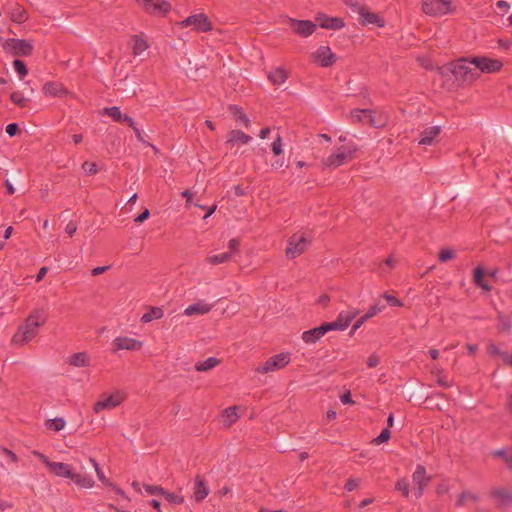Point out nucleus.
Here are the masks:
<instances>
[{"instance_id": "f257e3e1", "label": "nucleus", "mask_w": 512, "mask_h": 512, "mask_svg": "<svg viewBox=\"0 0 512 512\" xmlns=\"http://www.w3.org/2000/svg\"><path fill=\"white\" fill-rule=\"evenodd\" d=\"M47 321V315L44 309L39 308L31 312L23 325L19 326L17 332L13 335L14 344L23 345L31 341L38 333L40 326Z\"/></svg>"}, {"instance_id": "f03ea898", "label": "nucleus", "mask_w": 512, "mask_h": 512, "mask_svg": "<svg viewBox=\"0 0 512 512\" xmlns=\"http://www.w3.org/2000/svg\"><path fill=\"white\" fill-rule=\"evenodd\" d=\"M357 150L358 147L354 143L343 145L339 147L335 153L331 154L325 160H323V165L332 169L338 168L339 166L352 160Z\"/></svg>"}, {"instance_id": "7ed1b4c3", "label": "nucleus", "mask_w": 512, "mask_h": 512, "mask_svg": "<svg viewBox=\"0 0 512 512\" xmlns=\"http://www.w3.org/2000/svg\"><path fill=\"white\" fill-rule=\"evenodd\" d=\"M3 50L15 57H29L34 51L31 40L8 38L2 44Z\"/></svg>"}, {"instance_id": "20e7f679", "label": "nucleus", "mask_w": 512, "mask_h": 512, "mask_svg": "<svg viewBox=\"0 0 512 512\" xmlns=\"http://www.w3.org/2000/svg\"><path fill=\"white\" fill-rule=\"evenodd\" d=\"M468 63L470 64V60L462 58L456 63H452L451 68H449L459 85L465 82L471 83L478 76L476 69L469 67Z\"/></svg>"}, {"instance_id": "39448f33", "label": "nucleus", "mask_w": 512, "mask_h": 512, "mask_svg": "<svg viewBox=\"0 0 512 512\" xmlns=\"http://www.w3.org/2000/svg\"><path fill=\"white\" fill-rule=\"evenodd\" d=\"M353 123H365L372 127L381 128L385 126L386 120L381 115H376L370 109H354L350 112Z\"/></svg>"}, {"instance_id": "423d86ee", "label": "nucleus", "mask_w": 512, "mask_h": 512, "mask_svg": "<svg viewBox=\"0 0 512 512\" xmlns=\"http://www.w3.org/2000/svg\"><path fill=\"white\" fill-rule=\"evenodd\" d=\"M309 243V240L302 233L293 234L288 241L286 249L287 258L294 259L303 254L307 250Z\"/></svg>"}, {"instance_id": "0eeeda50", "label": "nucleus", "mask_w": 512, "mask_h": 512, "mask_svg": "<svg viewBox=\"0 0 512 512\" xmlns=\"http://www.w3.org/2000/svg\"><path fill=\"white\" fill-rule=\"evenodd\" d=\"M290 362V353L282 352L268 358L263 365L259 366L256 371L258 373L266 374L275 370H279L287 366Z\"/></svg>"}, {"instance_id": "6e6552de", "label": "nucleus", "mask_w": 512, "mask_h": 512, "mask_svg": "<svg viewBox=\"0 0 512 512\" xmlns=\"http://www.w3.org/2000/svg\"><path fill=\"white\" fill-rule=\"evenodd\" d=\"M422 10L431 16H442L452 11L451 0H423Z\"/></svg>"}, {"instance_id": "1a4fd4ad", "label": "nucleus", "mask_w": 512, "mask_h": 512, "mask_svg": "<svg viewBox=\"0 0 512 512\" xmlns=\"http://www.w3.org/2000/svg\"><path fill=\"white\" fill-rule=\"evenodd\" d=\"M183 27L193 26L197 32H208L212 30V23L204 13L194 14L181 22Z\"/></svg>"}, {"instance_id": "9d476101", "label": "nucleus", "mask_w": 512, "mask_h": 512, "mask_svg": "<svg viewBox=\"0 0 512 512\" xmlns=\"http://www.w3.org/2000/svg\"><path fill=\"white\" fill-rule=\"evenodd\" d=\"M470 64H473L476 69L483 73H496L503 67V63L500 60L488 57H472Z\"/></svg>"}, {"instance_id": "9b49d317", "label": "nucleus", "mask_w": 512, "mask_h": 512, "mask_svg": "<svg viewBox=\"0 0 512 512\" xmlns=\"http://www.w3.org/2000/svg\"><path fill=\"white\" fill-rule=\"evenodd\" d=\"M147 13L165 15L171 10V4L165 0H137Z\"/></svg>"}, {"instance_id": "f8f14e48", "label": "nucleus", "mask_w": 512, "mask_h": 512, "mask_svg": "<svg viewBox=\"0 0 512 512\" xmlns=\"http://www.w3.org/2000/svg\"><path fill=\"white\" fill-rule=\"evenodd\" d=\"M412 480L415 485H417V489L415 491V497L420 498L423 495L424 487L431 480L430 477L426 475V469L423 465H417L415 471L412 474Z\"/></svg>"}, {"instance_id": "ddd939ff", "label": "nucleus", "mask_w": 512, "mask_h": 512, "mask_svg": "<svg viewBox=\"0 0 512 512\" xmlns=\"http://www.w3.org/2000/svg\"><path fill=\"white\" fill-rule=\"evenodd\" d=\"M490 497L495 501L497 508H501L512 503V493L505 487L491 489Z\"/></svg>"}, {"instance_id": "4468645a", "label": "nucleus", "mask_w": 512, "mask_h": 512, "mask_svg": "<svg viewBox=\"0 0 512 512\" xmlns=\"http://www.w3.org/2000/svg\"><path fill=\"white\" fill-rule=\"evenodd\" d=\"M290 25L298 35L308 37L313 34L316 29V24L309 20H297L290 18Z\"/></svg>"}, {"instance_id": "2eb2a0df", "label": "nucleus", "mask_w": 512, "mask_h": 512, "mask_svg": "<svg viewBox=\"0 0 512 512\" xmlns=\"http://www.w3.org/2000/svg\"><path fill=\"white\" fill-rule=\"evenodd\" d=\"M315 20L319 26L324 29L339 30L345 25L342 18L329 17L324 13H318Z\"/></svg>"}, {"instance_id": "dca6fc26", "label": "nucleus", "mask_w": 512, "mask_h": 512, "mask_svg": "<svg viewBox=\"0 0 512 512\" xmlns=\"http://www.w3.org/2000/svg\"><path fill=\"white\" fill-rule=\"evenodd\" d=\"M142 348V343L134 338L129 337H117L113 341V351L128 350L137 351Z\"/></svg>"}, {"instance_id": "f3484780", "label": "nucleus", "mask_w": 512, "mask_h": 512, "mask_svg": "<svg viewBox=\"0 0 512 512\" xmlns=\"http://www.w3.org/2000/svg\"><path fill=\"white\" fill-rule=\"evenodd\" d=\"M122 402V397L120 395H110L103 399H100L94 404V412L99 413L104 409H112L117 407Z\"/></svg>"}, {"instance_id": "a211bd4d", "label": "nucleus", "mask_w": 512, "mask_h": 512, "mask_svg": "<svg viewBox=\"0 0 512 512\" xmlns=\"http://www.w3.org/2000/svg\"><path fill=\"white\" fill-rule=\"evenodd\" d=\"M360 22L362 25L373 24L378 27H384L385 21L378 14L368 11L366 7L360 9Z\"/></svg>"}, {"instance_id": "6ab92c4d", "label": "nucleus", "mask_w": 512, "mask_h": 512, "mask_svg": "<svg viewBox=\"0 0 512 512\" xmlns=\"http://www.w3.org/2000/svg\"><path fill=\"white\" fill-rule=\"evenodd\" d=\"M209 494V488L204 480V478L200 475H196L195 477V487H194V499L196 502L203 501Z\"/></svg>"}, {"instance_id": "aec40b11", "label": "nucleus", "mask_w": 512, "mask_h": 512, "mask_svg": "<svg viewBox=\"0 0 512 512\" xmlns=\"http://www.w3.org/2000/svg\"><path fill=\"white\" fill-rule=\"evenodd\" d=\"M440 126H431L420 133L419 145H432L434 139L440 134Z\"/></svg>"}, {"instance_id": "412c9836", "label": "nucleus", "mask_w": 512, "mask_h": 512, "mask_svg": "<svg viewBox=\"0 0 512 512\" xmlns=\"http://www.w3.org/2000/svg\"><path fill=\"white\" fill-rule=\"evenodd\" d=\"M49 470L59 477L70 479L71 476H73L71 466L66 463L52 462L51 464H49Z\"/></svg>"}, {"instance_id": "4be33fe9", "label": "nucleus", "mask_w": 512, "mask_h": 512, "mask_svg": "<svg viewBox=\"0 0 512 512\" xmlns=\"http://www.w3.org/2000/svg\"><path fill=\"white\" fill-rule=\"evenodd\" d=\"M252 140L251 136L241 130H230L227 134V143L234 146L237 143L247 144Z\"/></svg>"}, {"instance_id": "5701e85b", "label": "nucleus", "mask_w": 512, "mask_h": 512, "mask_svg": "<svg viewBox=\"0 0 512 512\" xmlns=\"http://www.w3.org/2000/svg\"><path fill=\"white\" fill-rule=\"evenodd\" d=\"M43 92L45 95L54 97H61L67 94V90L58 82H46L43 85Z\"/></svg>"}, {"instance_id": "b1692460", "label": "nucleus", "mask_w": 512, "mask_h": 512, "mask_svg": "<svg viewBox=\"0 0 512 512\" xmlns=\"http://www.w3.org/2000/svg\"><path fill=\"white\" fill-rule=\"evenodd\" d=\"M317 58L321 61L323 67H329L336 61V56L331 53L327 46H320L317 50Z\"/></svg>"}, {"instance_id": "393cba45", "label": "nucleus", "mask_w": 512, "mask_h": 512, "mask_svg": "<svg viewBox=\"0 0 512 512\" xmlns=\"http://www.w3.org/2000/svg\"><path fill=\"white\" fill-rule=\"evenodd\" d=\"M212 309V306L203 302V301H199L197 303H194L190 306H188L185 310H184V314L186 316H192V315H203V314H206L208 312H210V310Z\"/></svg>"}, {"instance_id": "a878e982", "label": "nucleus", "mask_w": 512, "mask_h": 512, "mask_svg": "<svg viewBox=\"0 0 512 512\" xmlns=\"http://www.w3.org/2000/svg\"><path fill=\"white\" fill-rule=\"evenodd\" d=\"M80 488H91L94 485L92 477L73 472L70 478Z\"/></svg>"}, {"instance_id": "bb28decb", "label": "nucleus", "mask_w": 512, "mask_h": 512, "mask_svg": "<svg viewBox=\"0 0 512 512\" xmlns=\"http://www.w3.org/2000/svg\"><path fill=\"white\" fill-rule=\"evenodd\" d=\"M229 111L236 121L242 122L246 128L250 126V120L241 107L237 105H230Z\"/></svg>"}, {"instance_id": "cd10ccee", "label": "nucleus", "mask_w": 512, "mask_h": 512, "mask_svg": "<svg viewBox=\"0 0 512 512\" xmlns=\"http://www.w3.org/2000/svg\"><path fill=\"white\" fill-rule=\"evenodd\" d=\"M69 364L75 367H85L89 364V356L86 352H78L69 358Z\"/></svg>"}, {"instance_id": "c85d7f7f", "label": "nucleus", "mask_w": 512, "mask_h": 512, "mask_svg": "<svg viewBox=\"0 0 512 512\" xmlns=\"http://www.w3.org/2000/svg\"><path fill=\"white\" fill-rule=\"evenodd\" d=\"M10 18L13 22L21 24L28 20L29 15L22 6L17 5L12 9Z\"/></svg>"}, {"instance_id": "c756f323", "label": "nucleus", "mask_w": 512, "mask_h": 512, "mask_svg": "<svg viewBox=\"0 0 512 512\" xmlns=\"http://www.w3.org/2000/svg\"><path fill=\"white\" fill-rule=\"evenodd\" d=\"M321 337H323L319 327L304 331L302 333V340L307 344L316 343Z\"/></svg>"}, {"instance_id": "7c9ffc66", "label": "nucleus", "mask_w": 512, "mask_h": 512, "mask_svg": "<svg viewBox=\"0 0 512 512\" xmlns=\"http://www.w3.org/2000/svg\"><path fill=\"white\" fill-rule=\"evenodd\" d=\"M485 271L481 267H476L473 271V281L482 289L489 291L491 287L487 284L486 281H484Z\"/></svg>"}, {"instance_id": "2f4dec72", "label": "nucleus", "mask_w": 512, "mask_h": 512, "mask_svg": "<svg viewBox=\"0 0 512 512\" xmlns=\"http://www.w3.org/2000/svg\"><path fill=\"white\" fill-rule=\"evenodd\" d=\"M220 363V360L216 357H209L204 361L197 362L195 364L196 371L205 372L214 367H216Z\"/></svg>"}, {"instance_id": "473e14b6", "label": "nucleus", "mask_w": 512, "mask_h": 512, "mask_svg": "<svg viewBox=\"0 0 512 512\" xmlns=\"http://www.w3.org/2000/svg\"><path fill=\"white\" fill-rule=\"evenodd\" d=\"M288 77V74L283 68H276L272 72L269 73L268 79L274 84L279 85L282 84Z\"/></svg>"}, {"instance_id": "72a5a7b5", "label": "nucleus", "mask_w": 512, "mask_h": 512, "mask_svg": "<svg viewBox=\"0 0 512 512\" xmlns=\"http://www.w3.org/2000/svg\"><path fill=\"white\" fill-rule=\"evenodd\" d=\"M163 317V310L159 307H150L149 310L141 317L142 323L151 322L154 319Z\"/></svg>"}, {"instance_id": "f704fd0d", "label": "nucleus", "mask_w": 512, "mask_h": 512, "mask_svg": "<svg viewBox=\"0 0 512 512\" xmlns=\"http://www.w3.org/2000/svg\"><path fill=\"white\" fill-rule=\"evenodd\" d=\"M103 114L108 115L117 123H122L124 114L121 113L120 108L117 106L106 107L103 109Z\"/></svg>"}, {"instance_id": "c9c22d12", "label": "nucleus", "mask_w": 512, "mask_h": 512, "mask_svg": "<svg viewBox=\"0 0 512 512\" xmlns=\"http://www.w3.org/2000/svg\"><path fill=\"white\" fill-rule=\"evenodd\" d=\"M45 426L47 429L53 430L55 432H58L62 430L65 426V420L61 417H56L54 419H48L45 422Z\"/></svg>"}, {"instance_id": "e433bc0d", "label": "nucleus", "mask_w": 512, "mask_h": 512, "mask_svg": "<svg viewBox=\"0 0 512 512\" xmlns=\"http://www.w3.org/2000/svg\"><path fill=\"white\" fill-rule=\"evenodd\" d=\"M10 100L20 108H25L29 102V98L24 97L20 91L12 92L10 95Z\"/></svg>"}, {"instance_id": "4c0bfd02", "label": "nucleus", "mask_w": 512, "mask_h": 512, "mask_svg": "<svg viewBox=\"0 0 512 512\" xmlns=\"http://www.w3.org/2000/svg\"><path fill=\"white\" fill-rule=\"evenodd\" d=\"M89 462L92 464V466L94 467L95 469V472L97 474V477L98 479L105 485V486H112V482L107 479L102 471V469L100 468L99 464L97 463V461L94 459V458H89Z\"/></svg>"}, {"instance_id": "58836bf2", "label": "nucleus", "mask_w": 512, "mask_h": 512, "mask_svg": "<svg viewBox=\"0 0 512 512\" xmlns=\"http://www.w3.org/2000/svg\"><path fill=\"white\" fill-rule=\"evenodd\" d=\"M231 259V253H220L217 255H212L207 258V262L212 265H218L221 263L228 262Z\"/></svg>"}, {"instance_id": "ea45409f", "label": "nucleus", "mask_w": 512, "mask_h": 512, "mask_svg": "<svg viewBox=\"0 0 512 512\" xmlns=\"http://www.w3.org/2000/svg\"><path fill=\"white\" fill-rule=\"evenodd\" d=\"M148 48L147 41L139 36H134L133 53L139 55Z\"/></svg>"}, {"instance_id": "a19ab883", "label": "nucleus", "mask_w": 512, "mask_h": 512, "mask_svg": "<svg viewBox=\"0 0 512 512\" xmlns=\"http://www.w3.org/2000/svg\"><path fill=\"white\" fill-rule=\"evenodd\" d=\"M466 500H472V501H478L479 500V495L478 494H474L470 491H464L462 492L459 496H458V500L456 502V506L458 507H461L465 504V501Z\"/></svg>"}, {"instance_id": "79ce46f5", "label": "nucleus", "mask_w": 512, "mask_h": 512, "mask_svg": "<svg viewBox=\"0 0 512 512\" xmlns=\"http://www.w3.org/2000/svg\"><path fill=\"white\" fill-rule=\"evenodd\" d=\"M162 496L171 504L180 505L184 502V497L164 490Z\"/></svg>"}, {"instance_id": "37998d69", "label": "nucleus", "mask_w": 512, "mask_h": 512, "mask_svg": "<svg viewBox=\"0 0 512 512\" xmlns=\"http://www.w3.org/2000/svg\"><path fill=\"white\" fill-rule=\"evenodd\" d=\"M13 67L21 79H23L28 74V69L25 62L20 59H15L13 61Z\"/></svg>"}, {"instance_id": "c03bdc74", "label": "nucleus", "mask_w": 512, "mask_h": 512, "mask_svg": "<svg viewBox=\"0 0 512 512\" xmlns=\"http://www.w3.org/2000/svg\"><path fill=\"white\" fill-rule=\"evenodd\" d=\"M395 489L397 491L401 492L404 497H406V498L409 497V482L407 481V479H405V478L399 479L396 482Z\"/></svg>"}, {"instance_id": "a18cd8bd", "label": "nucleus", "mask_w": 512, "mask_h": 512, "mask_svg": "<svg viewBox=\"0 0 512 512\" xmlns=\"http://www.w3.org/2000/svg\"><path fill=\"white\" fill-rule=\"evenodd\" d=\"M271 150L275 156H279L283 153V141L280 135H277L276 139L272 142Z\"/></svg>"}, {"instance_id": "49530a36", "label": "nucleus", "mask_w": 512, "mask_h": 512, "mask_svg": "<svg viewBox=\"0 0 512 512\" xmlns=\"http://www.w3.org/2000/svg\"><path fill=\"white\" fill-rule=\"evenodd\" d=\"M391 437V431L389 428H384L381 433L375 438L373 439V443L376 444V445H380L382 443H385L387 442Z\"/></svg>"}, {"instance_id": "de8ad7c7", "label": "nucleus", "mask_w": 512, "mask_h": 512, "mask_svg": "<svg viewBox=\"0 0 512 512\" xmlns=\"http://www.w3.org/2000/svg\"><path fill=\"white\" fill-rule=\"evenodd\" d=\"M454 257H455V253L451 249H442L438 255V259L442 263L447 262L448 260H451Z\"/></svg>"}, {"instance_id": "09e8293b", "label": "nucleus", "mask_w": 512, "mask_h": 512, "mask_svg": "<svg viewBox=\"0 0 512 512\" xmlns=\"http://www.w3.org/2000/svg\"><path fill=\"white\" fill-rule=\"evenodd\" d=\"M385 308L384 305L374 304L372 305L368 311L364 314V319H370L373 316L377 315Z\"/></svg>"}, {"instance_id": "8fccbe9b", "label": "nucleus", "mask_w": 512, "mask_h": 512, "mask_svg": "<svg viewBox=\"0 0 512 512\" xmlns=\"http://www.w3.org/2000/svg\"><path fill=\"white\" fill-rule=\"evenodd\" d=\"M394 265H395V261H394V259H393L391 256H389V257L385 260V262H384L383 264H380V266H379V272H380L381 274H386V273H388V272H389V269H391L392 267H394Z\"/></svg>"}, {"instance_id": "3c124183", "label": "nucleus", "mask_w": 512, "mask_h": 512, "mask_svg": "<svg viewBox=\"0 0 512 512\" xmlns=\"http://www.w3.org/2000/svg\"><path fill=\"white\" fill-rule=\"evenodd\" d=\"M224 416L229 421V424L234 423L238 419V415L236 413V407H229L225 409Z\"/></svg>"}, {"instance_id": "603ef678", "label": "nucleus", "mask_w": 512, "mask_h": 512, "mask_svg": "<svg viewBox=\"0 0 512 512\" xmlns=\"http://www.w3.org/2000/svg\"><path fill=\"white\" fill-rule=\"evenodd\" d=\"M354 317H355V313H352V314L340 313L335 321L337 324H344L345 322H347V327H348L350 325V323L352 322V320L354 319Z\"/></svg>"}, {"instance_id": "864d4df0", "label": "nucleus", "mask_w": 512, "mask_h": 512, "mask_svg": "<svg viewBox=\"0 0 512 512\" xmlns=\"http://www.w3.org/2000/svg\"><path fill=\"white\" fill-rule=\"evenodd\" d=\"M82 169L85 171L87 175H94L97 173V166L94 162L85 161L82 164Z\"/></svg>"}, {"instance_id": "5fc2aeb1", "label": "nucleus", "mask_w": 512, "mask_h": 512, "mask_svg": "<svg viewBox=\"0 0 512 512\" xmlns=\"http://www.w3.org/2000/svg\"><path fill=\"white\" fill-rule=\"evenodd\" d=\"M144 489L150 495H155V494L162 495V493H164V489L158 485L144 484Z\"/></svg>"}, {"instance_id": "6e6d98bb", "label": "nucleus", "mask_w": 512, "mask_h": 512, "mask_svg": "<svg viewBox=\"0 0 512 512\" xmlns=\"http://www.w3.org/2000/svg\"><path fill=\"white\" fill-rule=\"evenodd\" d=\"M383 297L386 299V301L388 302V304L390 306H393V307H401V306H403V303L398 298H396L393 295H390L388 293H384Z\"/></svg>"}, {"instance_id": "4d7b16f0", "label": "nucleus", "mask_w": 512, "mask_h": 512, "mask_svg": "<svg viewBox=\"0 0 512 512\" xmlns=\"http://www.w3.org/2000/svg\"><path fill=\"white\" fill-rule=\"evenodd\" d=\"M345 5L350 7L353 12L360 14V9H363L365 6L359 4L356 0H343Z\"/></svg>"}, {"instance_id": "13d9d810", "label": "nucleus", "mask_w": 512, "mask_h": 512, "mask_svg": "<svg viewBox=\"0 0 512 512\" xmlns=\"http://www.w3.org/2000/svg\"><path fill=\"white\" fill-rule=\"evenodd\" d=\"M6 133L10 136V137H14L16 136L17 134L20 133V128H19V125L17 123H10L6 126Z\"/></svg>"}, {"instance_id": "bf43d9fd", "label": "nucleus", "mask_w": 512, "mask_h": 512, "mask_svg": "<svg viewBox=\"0 0 512 512\" xmlns=\"http://www.w3.org/2000/svg\"><path fill=\"white\" fill-rule=\"evenodd\" d=\"M487 352L491 356H500L502 358V354L505 353V351L500 350L494 343H490L487 346Z\"/></svg>"}, {"instance_id": "052dcab7", "label": "nucleus", "mask_w": 512, "mask_h": 512, "mask_svg": "<svg viewBox=\"0 0 512 512\" xmlns=\"http://www.w3.org/2000/svg\"><path fill=\"white\" fill-rule=\"evenodd\" d=\"M493 454L494 456L502 457L508 464L509 468L512 469V456H508L503 449L497 450Z\"/></svg>"}, {"instance_id": "680f3d73", "label": "nucleus", "mask_w": 512, "mask_h": 512, "mask_svg": "<svg viewBox=\"0 0 512 512\" xmlns=\"http://www.w3.org/2000/svg\"><path fill=\"white\" fill-rule=\"evenodd\" d=\"M358 485H359V480L358 479H356V478H349L346 481L344 488H345L346 491L351 492V491L355 490L358 487Z\"/></svg>"}, {"instance_id": "e2e57ef3", "label": "nucleus", "mask_w": 512, "mask_h": 512, "mask_svg": "<svg viewBox=\"0 0 512 512\" xmlns=\"http://www.w3.org/2000/svg\"><path fill=\"white\" fill-rule=\"evenodd\" d=\"M239 247H240V241L236 238H233L228 243L229 251L227 253H231V255H232L238 251Z\"/></svg>"}, {"instance_id": "0e129e2a", "label": "nucleus", "mask_w": 512, "mask_h": 512, "mask_svg": "<svg viewBox=\"0 0 512 512\" xmlns=\"http://www.w3.org/2000/svg\"><path fill=\"white\" fill-rule=\"evenodd\" d=\"M150 216V211L145 208L135 219L134 221L136 223H142L144 222L145 220H147Z\"/></svg>"}, {"instance_id": "69168bd1", "label": "nucleus", "mask_w": 512, "mask_h": 512, "mask_svg": "<svg viewBox=\"0 0 512 512\" xmlns=\"http://www.w3.org/2000/svg\"><path fill=\"white\" fill-rule=\"evenodd\" d=\"M32 454L36 457L39 458V460L44 463L48 468H49V464L52 463V461L49 460V458L47 456H45L44 454H42L41 452L39 451H33Z\"/></svg>"}, {"instance_id": "338daca9", "label": "nucleus", "mask_w": 512, "mask_h": 512, "mask_svg": "<svg viewBox=\"0 0 512 512\" xmlns=\"http://www.w3.org/2000/svg\"><path fill=\"white\" fill-rule=\"evenodd\" d=\"M77 231V225L76 223H74L73 221H70L66 227H65V232L70 236L72 237L75 232Z\"/></svg>"}, {"instance_id": "774afa93", "label": "nucleus", "mask_w": 512, "mask_h": 512, "mask_svg": "<svg viewBox=\"0 0 512 512\" xmlns=\"http://www.w3.org/2000/svg\"><path fill=\"white\" fill-rule=\"evenodd\" d=\"M379 364V358L375 354H371L367 359V365L370 368H374Z\"/></svg>"}]
</instances>
